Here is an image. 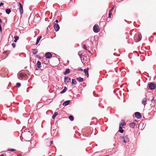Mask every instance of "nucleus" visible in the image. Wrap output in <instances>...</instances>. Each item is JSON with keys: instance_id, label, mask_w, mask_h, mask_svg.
I'll return each instance as SVG.
<instances>
[{"instance_id": "1", "label": "nucleus", "mask_w": 156, "mask_h": 156, "mask_svg": "<svg viewBox=\"0 0 156 156\" xmlns=\"http://www.w3.org/2000/svg\"><path fill=\"white\" fill-rule=\"evenodd\" d=\"M22 135L25 139L27 141H29L31 138L32 136L31 133L28 131H24Z\"/></svg>"}, {"instance_id": "2", "label": "nucleus", "mask_w": 156, "mask_h": 156, "mask_svg": "<svg viewBox=\"0 0 156 156\" xmlns=\"http://www.w3.org/2000/svg\"><path fill=\"white\" fill-rule=\"evenodd\" d=\"M142 38L141 34L140 33L136 34L134 37V39L136 42H138L140 41Z\"/></svg>"}, {"instance_id": "3", "label": "nucleus", "mask_w": 156, "mask_h": 156, "mask_svg": "<svg viewBox=\"0 0 156 156\" xmlns=\"http://www.w3.org/2000/svg\"><path fill=\"white\" fill-rule=\"evenodd\" d=\"M122 142L126 143L129 141V139L127 135H124L123 136L121 137Z\"/></svg>"}, {"instance_id": "4", "label": "nucleus", "mask_w": 156, "mask_h": 156, "mask_svg": "<svg viewBox=\"0 0 156 156\" xmlns=\"http://www.w3.org/2000/svg\"><path fill=\"white\" fill-rule=\"evenodd\" d=\"M93 30L95 33H98L99 32L100 29L99 27L98 24H95L93 27Z\"/></svg>"}, {"instance_id": "5", "label": "nucleus", "mask_w": 156, "mask_h": 156, "mask_svg": "<svg viewBox=\"0 0 156 156\" xmlns=\"http://www.w3.org/2000/svg\"><path fill=\"white\" fill-rule=\"evenodd\" d=\"M155 84L153 83H150L148 84V87L151 90L154 89L155 87Z\"/></svg>"}, {"instance_id": "6", "label": "nucleus", "mask_w": 156, "mask_h": 156, "mask_svg": "<svg viewBox=\"0 0 156 156\" xmlns=\"http://www.w3.org/2000/svg\"><path fill=\"white\" fill-rule=\"evenodd\" d=\"M54 28L55 31L57 32L59 30L60 27L58 24L57 23H55L54 24Z\"/></svg>"}, {"instance_id": "7", "label": "nucleus", "mask_w": 156, "mask_h": 156, "mask_svg": "<svg viewBox=\"0 0 156 156\" xmlns=\"http://www.w3.org/2000/svg\"><path fill=\"white\" fill-rule=\"evenodd\" d=\"M19 10L21 14H22L23 13V5L20 2L19 3Z\"/></svg>"}, {"instance_id": "8", "label": "nucleus", "mask_w": 156, "mask_h": 156, "mask_svg": "<svg viewBox=\"0 0 156 156\" xmlns=\"http://www.w3.org/2000/svg\"><path fill=\"white\" fill-rule=\"evenodd\" d=\"M19 77L18 78L19 79H20V78L24 77L27 76L26 74L25 73H20L18 74Z\"/></svg>"}, {"instance_id": "9", "label": "nucleus", "mask_w": 156, "mask_h": 156, "mask_svg": "<svg viewBox=\"0 0 156 156\" xmlns=\"http://www.w3.org/2000/svg\"><path fill=\"white\" fill-rule=\"evenodd\" d=\"M45 56L46 58H49L52 57V55L51 53L48 52L45 54Z\"/></svg>"}, {"instance_id": "10", "label": "nucleus", "mask_w": 156, "mask_h": 156, "mask_svg": "<svg viewBox=\"0 0 156 156\" xmlns=\"http://www.w3.org/2000/svg\"><path fill=\"white\" fill-rule=\"evenodd\" d=\"M135 116L138 119H140L141 117V115L140 113L138 112H136L135 113Z\"/></svg>"}, {"instance_id": "11", "label": "nucleus", "mask_w": 156, "mask_h": 156, "mask_svg": "<svg viewBox=\"0 0 156 156\" xmlns=\"http://www.w3.org/2000/svg\"><path fill=\"white\" fill-rule=\"evenodd\" d=\"M89 68H87V69H85L84 70V71L85 73V75H86L87 77H89V74L88 73Z\"/></svg>"}, {"instance_id": "12", "label": "nucleus", "mask_w": 156, "mask_h": 156, "mask_svg": "<svg viewBox=\"0 0 156 156\" xmlns=\"http://www.w3.org/2000/svg\"><path fill=\"white\" fill-rule=\"evenodd\" d=\"M70 102V100H67L64 102L63 104L62 105L63 106H66L69 104Z\"/></svg>"}, {"instance_id": "13", "label": "nucleus", "mask_w": 156, "mask_h": 156, "mask_svg": "<svg viewBox=\"0 0 156 156\" xmlns=\"http://www.w3.org/2000/svg\"><path fill=\"white\" fill-rule=\"evenodd\" d=\"M70 78L67 77H65V82L66 83H67L70 81Z\"/></svg>"}, {"instance_id": "14", "label": "nucleus", "mask_w": 156, "mask_h": 156, "mask_svg": "<svg viewBox=\"0 0 156 156\" xmlns=\"http://www.w3.org/2000/svg\"><path fill=\"white\" fill-rule=\"evenodd\" d=\"M135 123L134 122H133L129 124V126H130V127L132 128H134V127L135 126Z\"/></svg>"}, {"instance_id": "15", "label": "nucleus", "mask_w": 156, "mask_h": 156, "mask_svg": "<svg viewBox=\"0 0 156 156\" xmlns=\"http://www.w3.org/2000/svg\"><path fill=\"white\" fill-rule=\"evenodd\" d=\"M70 72V69H67L65 72H63V74L65 75H66Z\"/></svg>"}, {"instance_id": "16", "label": "nucleus", "mask_w": 156, "mask_h": 156, "mask_svg": "<svg viewBox=\"0 0 156 156\" xmlns=\"http://www.w3.org/2000/svg\"><path fill=\"white\" fill-rule=\"evenodd\" d=\"M76 80L77 81L80 82H82L83 81V78L81 77H79L76 78Z\"/></svg>"}, {"instance_id": "17", "label": "nucleus", "mask_w": 156, "mask_h": 156, "mask_svg": "<svg viewBox=\"0 0 156 156\" xmlns=\"http://www.w3.org/2000/svg\"><path fill=\"white\" fill-rule=\"evenodd\" d=\"M41 37H42L41 36H40L37 38V41L36 43V45H37L38 44L40 40L41 39Z\"/></svg>"}, {"instance_id": "18", "label": "nucleus", "mask_w": 156, "mask_h": 156, "mask_svg": "<svg viewBox=\"0 0 156 156\" xmlns=\"http://www.w3.org/2000/svg\"><path fill=\"white\" fill-rule=\"evenodd\" d=\"M120 124L123 126H125L126 125V123L125 122V120H122Z\"/></svg>"}, {"instance_id": "19", "label": "nucleus", "mask_w": 156, "mask_h": 156, "mask_svg": "<svg viewBox=\"0 0 156 156\" xmlns=\"http://www.w3.org/2000/svg\"><path fill=\"white\" fill-rule=\"evenodd\" d=\"M41 65V62L38 61L37 62V67L38 69H39L40 67V66Z\"/></svg>"}, {"instance_id": "20", "label": "nucleus", "mask_w": 156, "mask_h": 156, "mask_svg": "<svg viewBox=\"0 0 156 156\" xmlns=\"http://www.w3.org/2000/svg\"><path fill=\"white\" fill-rule=\"evenodd\" d=\"M146 101L147 100L146 98H144L142 101V103L144 105V106L146 105Z\"/></svg>"}, {"instance_id": "21", "label": "nucleus", "mask_w": 156, "mask_h": 156, "mask_svg": "<svg viewBox=\"0 0 156 156\" xmlns=\"http://www.w3.org/2000/svg\"><path fill=\"white\" fill-rule=\"evenodd\" d=\"M14 38L15 39L14 42L15 43L19 39V37L17 36H15Z\"/></svg>"}, {"instance_id": "22", "label": "nucleus", "mask_w": 156, "mask_h": 156, "mask_svg": "<svg viewBox=\"0 0 156 156\" xmlns=\"http://www.w3.org/2000/svg\"><path fill=\"white\" fill-rule=\"evenodd\" d=\"M38 52V50H37L36 49H32V52H33V53L34 54V55H35V54H36Z\"/></svg>"}, {"instance_id": "23", "label": "nucleus", "mask_w": 156, "mask_h": 156, "mask_svg": "<svg viewBox=\"0 0 156 156\" xmlns=\"http://www.w3.org/2000/svg\"><path fill=\"white\" fill-rule=\"evenodd\" d=\"M67 90V88L66 87H64V89L60 92L61 94H62L65 92Z\"/></svg>"}, {"instance_id": "24", "label": "nucleus", "mask_w": 156, "mask_h": 156, "mask_svg": "<svg viewBox=\"0 0 156 156\" xmlns=\"http://www.w3.org/2000/svg\"><path fill=\"white\" fill-rule=\"evenodd\" d=\"M76 83H77V82L76 81V80L74 79H73L72 80V85H76Z\"/></svg>"}, {"instance_id": "25", "label": "nucleus", "mask_w": 156, "mask_h": 156, "mask_svg": "<svg viewBox=\"0 0 156 156\" xmlns=\"http://www.w3.org/2000/svg\"><path fill=\"white\" fill-rule=\"evenodd\" d=\"M58 113L57 112H55L52 116V118L53 119H54L55 117L58 115Z\"/></svg>"}, {"instance_id": "26", "label": "nucleus", "mask_w": 156, "mask_h": 156, "mask_svg": "<svg viewBox=\"0 0 156 156\" xmlns=\"http://www.w3.org/2000/svg\"><path fill=\"white\" fill-rule=\"evenodd\" d=\"M5 12L7 14H9L11 12V10L10 9H6L5 10Z\"/></svg>"}, {"instance_id": "27", "label": "nucleus", "mask_w": 156, "mask_h": 156, "mask_svg": "<svg viewBox=\"0 0 156 156\" xmlns=\"http://www.w3.org/2000/svg\"><path fill=\"white\" fill-rule=\"evenodd\" d=\"M69 119L71 121H73L74 120L73 117L71 115H70L69 116Z\"/></svg>"}, {"instance_id": "28", "label": "nucleus", "mask_w": 156, "mask_h": 156, "mask_svg": "<svg viewBox=\"0 0 156 156\" xmlns=\"http://www.w3.org/2000/svg\"><path fill=\"white\" fill-rule=\"evenodd\" d=\"M10 52L9 51H5L3 52V53L7 55H8Z\"/></svg>"}, {"instance_id": "29", "label": "nucleus", "mask_w": 156, "mask_h": 156, "mask_svg": "<svg viewBox=\"0 0 156 156\" xmlns=\"http://www.w3.org/2000/svg\"><path fill=\"white\" fill-rule=\"evenodd\" d=\"M78 55L80 57V58H82V56H83L82 55V53H81V52L80 51L79 52Z\"/></svg>"}, {"instance_id": "30", "label": "nucleus", "mask_w": 156, "mask_h": 156, "mask_svg": "<svg viewBox=\"0 0 156 156\" xmlns=\"http://www.w3.org/2000/svg\"><path fill=\"white\" fill-rule=\"evenodd\" d=\"M8 151H16V150L14 149H9L8 150Z\"/></svg>"}, {"instance_id": "31", "label": "nucleus", "mask_w": 156, "mask_h": 156, "mask_svg": "<svg viewBox=\"0 0 156 156\" xmlns=\"http://www.w3.org/2000/svg\"><path fill=\"white\" fill-rule=\"evenodd\" d=\"M119 131L121 133H123L124 132V130L122 129H122L119 128Z\"/></svg>"}, {"instance_id": "32", "label": "nucleus", "mask_w": 156, "mask_h": 156, "mask_svg": "<svg viewBox=\"0 0 156 156\" xmlns=\"http://www.w3.org/2000/svg\"><path fill=\"white\" fill-rule=\"evenodd\" d=\"M16 85L18 87H19L20 86L21 84L20 83H16Z\"/></svg>"}, {"instance_id": "33", "label": "nucleus", "mask_w": 156, "mask_h": 156, "mask_svg": "<svg viewBox=\"0 0 156 156\" xmlns=\"http://www.w3.org/2000/svg\"><path fill=\"white\" fill-rule=\"evenodd\" d=\"M111 15H112L111 12H109L108 17L110 18H111Z\"/></svg>"}, {"instance_id": "34", "label": "nucleus", "mask_w": 156, "mask_h": 156, "mask_svg": "<svg viewBox=\"0 0 156 156\" xmlns=\"http://www.w3.org/2000/svg\"><path fill=\"white\" fill-rule=\"evenodd\" d=\"M83 48L86 50H87V47L85 45V44L83 45Z\"/></svg>"}, {"instance_id": "35", "label": "nucleus", "mask_w": 156, "mask_h": 156, "mask_svg": "<svg viewBox=\"0 0 156 156\" xmlns=\"http://www.w3.org/2000/svg\"><path fill=\"white\" fill-rule=\"evenodd\" d=\"M114 6L110 10V11H109V12H111L113 10V9H114Z\"/></svg>"}, {"instance_id": "36", "label": "nucleus", "mask_w": 156, "mask_h": 156, "mask_svg": "<svg viewBox=\"0 0 156 156\" xmlns=\"http://www.w3.org/2000/svg\"><path fill=\"white\" fill-rule=\"evenodd\" d=\"M16 44L15 43H13L12 44V46L14 48H15V46H16Z\"/></svg>"}, {"instance_id": "37", "label": "nucleus", "mask_w": 156, "mask_h": 156, "mask_svg": "<svg viewBox=\"0 0 156 156\" xmlns=\"http://www.w3.org/2000/svg\"><path fill=\"white\" fill-rule=\"evenodd\" d=\"M0 31L1 33L2 32V26L1 24H0Z\"/></svg>"}, {"instance_id": "38", "label": "nucleus", "mask_w": 156, "mask_h": 156, "mask_svg": "<svg viewBox=\"0 0 156 156\" xmlns=\"http://www.w3.org/2000/svg\"><path fill=\"white\" fill-rule=\"evenodd\" d=\"M4 5V3L3 2H1L0 3V6L3 5Z\"/></svg>"}, {"instance_id": "39", "label": "nucleus", "mask_w": 156, "mask_h": 156, "mask_svg": "<svg viewBox=\"0 0 156 156\" xmlns=\"http://www.w3.org/2000/svg\"><path fill=\"white\" fill-rule=\"evenodd\" d=\"M123 126H122V125L119 124V129H122V127Z\"/></svg>"}, {"instance_id": "40", "label": "nucleus", "mask_w": 156, "mask_h": 156, "mask_svg": "<svg viewBox=\"0 0 156 156\" xmlns=\"http://www.w3.org/2000/svg\"><path fill=\"white\" fill-rule=\"evenodd\" d=\"M79 70L81 71H83V69L81 68H80L79 69Z\"/></svg>"}, {"instance_id": "41", "label": "nucleus", "mask_w": 156, "mask_h": 156, "mask_svg": "<svg viewBox=\"0 0 156 156\" xmlns=\"http://www.w3.org/2000/svg\"><path fill=\"white\" fill-rule=\"evenodd\" d=\"M55 22L56 23H58V20H55Z\"/></svg>"}, {"instance_id": "42", "label": "nucleus", "mask_w": 156, "mask_h": 156, "mask_svg": "<svg viewBox=\"0 0 156 156\" xmlns=\"http://www.w3.org/2000/svg\"><path fill=\"white\" fill-rule=\"evenodd\" d=\"M53 144V142L52 141H51V144Z\"/></svg>"}, {"instance_id": "43", "label": "nucleus", "mask_w": 156, "mask_h": 156, "mask_svg": "<svg viewBox=\"0 0 156 156\" xmlns=\"http://www.w3.org/2000/svg\"><path fill=\"white\" fill-rule=\"evenodd\" d=\"M0 23H2V20H1V19L0 18Z\"/></svg>"}, {"instance_id": "44", "label": "nucleus", "mask_w": 156, "mask_h": 156, "mask_svg": "<svg viewBox=\"0 0 156 156\" xmlns=\"http://www.w3.org/2000/svg\"><path fill=\"white\" fill-rule=\"evenodd\" d=\"M0 156H4L3 154H1Z\"/></svg>"}, {"instance_id": "45", "label": "nucleus", "mask_w": 156, "mask_h": 156, "mask_svg": "<svg viewBox=\"0 0 156 156\" xmlns=\"http://www.w3.org/2000/svg\"><path fill=\"white\" fill-rule=\"evenodd\" d=\"M37 57H38V58H40V57L39 56V57H38V56H37Z\"/></svg>"}, {"instance_id": "46", "label": "nucleus", "mask_w": 156, "mask_h": 156, "mask_svg": "<svg viewBox=\"0 0 156 156\" xmlns=\"http://www.w3.org/2000/svg\"><path fill=\"white\" fill-rule=\"evenodd\" d=\"M88 52L89 53H90V51H88Z\"/></svg>"}, {"instance_id": "47", "label": "nucleus", "mask_w": 156, "mask_h": 156, "mask_svg": "<svg viewBox=\"0 0 156 156\" xmlns=\"http://www.w3.org/2000/svg\"><path fill=\"white\" fill-rule=\"evenodd\" d=\"M36 70H38V69H37V68H36Z\"/></svg>"}, {"instance_id": "48", "label": "nucleus", "mask_w": 156, "mask_h": 156, "mask_svg": "<svg viewBox=\"0 0 156 156\" xmlns=\"http://www.w3.org/2000/svg\"><path fill=\"white\" fill-rule=\"evenodd\" d=\"M62 156V155H60V156Z\"/></svg>"}]
</instances>
